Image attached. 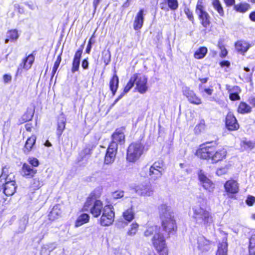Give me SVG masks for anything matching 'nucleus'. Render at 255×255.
Returning a JSON list of instances; mask_svg holds the SVG:
<instances>
[{"instance_id": "obj_35", "label": "nucleus", "mask_w": 255, "mask_h": 255, "mask_svg": "<svg viewBox=\"0 0 255 255\" xmlns=\"http://www.w3.org/2000/svg\"><path fill=\"white\" fill-rule=\"evenodd\" d=\"M207 48L205 47L199 48L194 53V56L197 59L203 58L207 53Z\"/></svg>"}, {"instance_id": "obj_18", "label": "nucleus", "mask_w": 255, "mask_h": 255, "mask_svg": "<svg viewBox=\"0 0 255 255\" xmlns=\"http://www.w3.org/2000/svg\"><path fill=\"white\" fill-rule=\"evenodd\" d=\"M34 60V56L32 54L29 55L25 59L23 60L17 68V73H21L22 69H24L26 70L30 69Z\"/></svg>"}, {"instance_id": "obj_26", "label": "nucleus", "mask_w": 255, "mask_h": 255, "mask_svg": "<svg viewBox=\"0 0 255 255\" xmlns=\"http://www.w3.org/2000/svg\"><path fill=\"white\" fill-rule=\"evenodd\" d=\"M61 213L62 211L60 205H56L53 207L52 210L49 213L48 215L49 219L50 220L54 221L60 217Z\"/></svg>"}, {"instance_id": "obj_59", "label": "nucleus", "mask_w": 255, "mask_h": 255, "mask_svg": "<svg viewBox=\"0 0 255 255\" xmlns=\"http://www.w3.org/2000/svg\"><path fill=\"white\" fill-rule=\"evenodd\" d=\"M220 65L222 67H229L230 65V63L228 61H223L220 63Z\"/></svg>"}, {"instance_id": "obj_21", "label": "nucleus", "mask_w": 255, "mask_h": 255, "mask_svg": "<svg viewBox=\"0 0 255 255\" xmlns=\"http://www.w3.org/2000/svg\"><path fill=\"white\" fill-rule=\"evenodd\" d=\"M198 248L202 252L208 251L211 248V242L203 236L199 237L198 238Z\"/></svg>"}, {"instance_id": "obj_54", "label": "nucleus", "mask_w": 255, "mask_h": 255, "mask_svg": "<svg viewBox=\"0 0 255 255\" xmlns=\"http://www.w3.org/2000/svg\"><path fill=\"white\" fill-rule=\"evenodd\" d=\"M229 98L232 101H237L239 100L240 99V97L239 96V94H233V93H229Z\"/></svg>"}, {"instance_id": "obj_28", "label": "nucleus", "mask_w": 255, "mask_h": 255, "mask_svg": "<svg viewBox=\"0 0 255 255\" xmlns=\"http://www.w3.org/2000/svg\"><path fill=\"white\" fill-rule=\"evenodd\" d=\"M135 214L132 207L126 210L123 213L124 219L128 222H130L134 218Z\"/></svg>"}, {"instance_id": "obj_49", "label": "nucleus", "mask_w": 255, "mask_h": 255, "mask_svg": "<svg viewBox=\"0 0 255 255\" xmlns=\"http://www.w3.org/2000/svg\"><path fill=\"white\" fill-rule=\"evenodd\" d=\"M184 12L188 19L191 21H193L194 19V17L193 15L192 12L189 9V8H185L184 9Z\"/></svg>"}, {"instance_id": "obj_64", "label": "nucleus", "mask_w": 255, "mask_h": 255, "mask_svg": "<svg viewBox=\"0 0 255 255\" xmlns=\"http://www.w3.org/2000/svg\"><path fill=\"white\" fill-rule=\"evenodd\" d=\"M18 12L22 14L24 13V10L23 7H21L19 5H18Z\"/></svg>"}, {"instance_id": "obj_3", "label": "nucleus", "mask_w": 255, "mask_h": 255, "mask_svg": "<svg viewBox=\"0 0 255 255\" xmlns=\"http://www.w3.org/2000/svg\"><path fill=\"white\" fill-rule=\"evenodd\" d=\"M225 149L222 148L216 150L213 147L203 144L197 150L196 155L198 157L206 160H211L213 163H217L223 160L226 156Z\"/></svg>"}, {"instance_id": "obj_39", "label": "nucleus", "mask_w": 255, "mask_h": 255, "mask_svg": "<svg viewBox=\"0 0 255 255\" xmlns=\"http://www.w3.org/2000/svg\"><path fill=\"white\" fill-rule=\"evenodd\" d=\"M249 250L250 255H255V235H252L250 239Z\"/></svg>"}, {"instance_id": "obj_58", "label": "nucleus", "mask_w": 255, "mask_h": 255, "mask_svg": "<svg viewBox=\"0 0 255 255\" xmlns=\"http://www.w3.org/2000/svg\"><path fill=\"white\" fill-rule=\"evenodd\" d=\"M227 53H228L227 50L225 48H223L221 49V53L220 54V57L222 58H224L226 56V55H227Z\"/></svg>"}, {"instance_id": "obj_37", "label": "nucleus", "mask_w": 255, "mask_h": 255, "mask_svg": "<svg viewBox=\"0 0 255 255\" xmlns=\"http://www.w3.org/2000/svg\"><path fill=\"white\" fill-rule=\"evenodd\" d=\"M228 245L226 242L220 244L216 255H227Z\"/></svg>"}, {"instance_id": "obj_57", "label": "nucleus", "mask_w": 255, "mask_h": 255, "mask_svg": "<svg viewBox=\"0 0 255 255\" xmlns=\"http://www.w3.org/2000/svg\"><path fill=\"white\" fill-rule=\"evenodd\" d=\"M89 66V63L87 59H84L82 63V67L84 69H87Z\"/></svg>"}, {"instance_id": "obj_50", "label": "nucleus", "mask_w": 255, "mask_h": 255, "mask_svg": "<svg viewBox=\"0 0 255 255\" xmlns=\"http://www.w3.org/2000/svg\"><path fill=\"white\" fill-rule=\"evenodd\" d=\"M241 89L238 86H234L232 88L229 89V93L239 94L241 93Z\"/></svg>"}, {"instance_id": "obj_46", "label": "nucleus", "mask_w": 255, "mask_h": 255, "mask_svg": "<svg viewBox=\"0 0 255 255\" xmlns=\"http://www.w3.org/2000/svg\"><path fill=\"white\" fill-rule=\"evenodd\" d=\"M28 163L32 166V167H36L39 165V161L38 159L34 157H29L28 159Z\"/></svg>"}, {"instance_id": "obj_8", "label": "nucleus", "mask_w": 255, "mask_h": 255, "mask_svg": "<svg viewBox=\"0 0 255 255\" xmlns=\"http://www.w3.org/2000/svg\"><path fill=\"white\" fill-rule=\"evenodd\" d=\"M196 12L201 20V23L205 28L208 27L210 24V16L204 10L202 0H198L196 8Z\"/></svg>"}, {"instance_id": "obj_13", "label": "nucleus", "mask_w": 255, "mask_h": 255, "mask_svg": "<svg viewBox=\"0 0 255 255\" xmlns=\"http://www.w3.org/2000/svg\"><path fill=\"white\" fill-rule=\"evenodd\" d=\"M163 162H155L149 169V176L151 179L156 180L162 175Z\"/></svg>"}, {"instance_id": "obj_41", "label": "nucleus", "mask_w": 255, "mask_h": 255, "mask_svg": "<svg viewBox=\"0 0 255 255\" xmlns=\"http://www.w3.org/2000/svg\"><path fill=\"white\" fill-rule=\"evenodd\" d=\"M138 225L137 223H132L130 225V227L128 231L127 232V234L129 236H134L136 234V233L138 230Z\"/></svg>"}, {"instance_id": "obj_51", "label": "nucleus", "mask_w": 255, "mask_h": 255, "mask_svg": "<svg viewBox=\"0 0 255 255\" xmlns=\"http://www.w3.org/2000/svg\"><path fill=\"white\" fill-rule=\"evenodd\" d=\"M199 90L201 93L205 92L209 96L211 95L213 91V90L211 88L203 89L201 86L200 87Z\"/></svg>"}, {"instance_id": "obj_33", "label": "nucleus", "mask_w": 255, "mask_h": 255, "mask_svg": "<svg viewBox=\"0 0 255 255\" xmlns=\"http://www.w3.org/2000/svg\"><path fill=\"white\" fill-rule=\"evenodd\" d=\"M89 220V216L87 214H82L77 219L75 222V227H78L85 223H87Z\"/></svg>"}, {"instance_id": "obj_9", "label": "nucleus", "mask_w": 255, "mask_h": 255, "mask_svg": "<svg viewBox=\"0 0 255 255\" xmlns=\"http://www.w3.org/2000/svg\"><path fill=\"white\" fill-rule=\"evenodd\" d=\"M16 186L15 181L12 179L9 176L5 178V182L0 186V191L7 196L12 195L16 191Z\"/></svg>"}, {"instance_id": "obj_10", "label": "nucleus", "mask_w": 255, "mask_h": 255, "mask_svg": "<svg viewBox=\"0 0 255 255\" xmlns=\"http://www.w3.org/2000/svg\"><path fill=\"white\" fill-rule=\"evenodd\" d=\"M198 179L202 186L209 192H212L215 188L214 184L209 179L205 172L200 170L198 173Z\"/></svg>"}, {"instance_id": "obj_32", "label": "nucleus", "mask_w": 255, "mask_h": 255, "mask_svg": "<svg viewBox=\"0 0 255 255\" xmlns=\"http://www.w3.org/2000/svg\"><path fill=\"white\" fill-rule=\"evenodd\" d=\"M212 4L221 16H224V11L219 0H212Z\"/></svg>"}, {"instance_id": "obj_20", "label": "nucleus", "mask_w": 255, "mask_h": 255, "mask_svg": "<svg viewBox=\"0 0 255 255\" xmlns=\"http://www.w3.org/2000/svg\"><path fill=\"white\" fill-rule=\"evenodd\" d=\"M143 12V9H140L134 18L133 26L135 30L140 29L142 27L144 21Z\"/></svg>"}, {"instance_id": "obj_7", "label": "nucleus", "mask_w": 255, "mask_h": 255, "mask_svg": "<svg viewBox=\"0 0 255 255\" xmlns=\"http://www.w3.org/2000/svg\"><path fill=\"white\" fill-rule=\"evenodd\" d=\"M115 212L113 206L111 205H106L103 208L100 223L102 226H109L113 224Z\"/></svg>"}, {"instance_id": "obj_62", "label": "nucleus", "mask_w": 255, "mask_h": 255, "mask_svg": "<svg viewBox=\"0 0 255 255\" xmlns=\"http://www.w3.org/2000/svg\"><path fill=\"white\" fill-rule=\"evenodd\" d=\"M24 4L26 5L30 9H34V6L32 3H29L28 2H24Z\"/></svg>"}, {"instance_id": "obj_12", "label": "nucleus", "mask_w": 255, "mask_h": 255, "mask_svg": "<svg viewBox=\"0 0 255 255\" xmlns=\"http://www.w3.org/2000/svg\"><path fill=\"white\" fill-rule=\"evenodd\" d=\"M134 190L138 195L144 197L151 196L154 193L153 188L149 183L139 184L135 187Z\"/></svg>"}, {"instance_id": "obj_36", "label": "nucleus", "mask_w": 255, "mask_h": 255, "mask_svg": "<svg viewBox=\"0 0 255 255\" xmlns=\"http://www.w3.org/2000/svg\"><path fill=\"white\" fill-rule=\"evenodd\" d=\"M241 146L245 150H251L255 147V143L245 139L241 141Z\"/></svg>"}, {"instance_id": "obj_6", "label": "nucleus", "mask_w": 255, "mask_h": 255, "mask_svg": "<svg viewBox=\"0 0 255 255\" xmlns=\"http://www.w3.org/2000/svg\"><path fill=\"white\" fill-rule=\"evenodd\" d=\"M144 146L141 142L131 143L127 149V160L129 162L137 161L143 154Z\"/></svg>"}, {"instance_id": "obj_2", "label": "nucleus", "mask_w": 255, "mask_h": 255, "mask_svg": "<svg viewBox=\"0 0 255 255\" xmlns=\"http://www.w3.org/2000/svg\"><path fill=\"white\" fill-rule=\"evenodd\" d=\"M159 210L164 230L169 235L175 233L177 226L171 207L163 204L160 206Z\"/></svg>"}, {"instance_id": "obj_25", "label": "nucleus", "mask_w": 255, "mask_h": 255, "mask_svg": "<svg viewBox=\"0 0 255 255\" xmlns=\"http://www.w3.org/2000/svg\"><path fill=\"white\" fill-rule=\"evenodd\" d=\"M36 139V136L32 135L27 139L23 148V152L24 153L28 154L32 150L33 146L35 143Z\"/></svg>"}, {"instance_id": "obj_44", "label": "nucleus", "mask_w": 255, "mask_h": 255, "mask_svg": "<svg viewBox=\"0 0 255 255\" xmlns=\"http://www.w3.org/2000/svg\"><path fill=\"white\" fill-rule=\"evenodd\" d=\"M229 169V165H226L224 167H221L220 168H218L216 171V174L218 176H221L222 175L226 174L228 172Z\"/></svg>"}, {"instance_id": "obj_24", "label": "nucleus", "mask_w": 255, "mask_h": 255, "mask_svg": "<svg viewBox=\"0 0 255 255\" xmlns=\"http://www.w3.org/2000/svg\"><path fill=\"white\" fill-rule=\"evenodd\" d=\"M235 46L238 52L244 54L248 51L251 45L246 41L241 40L236 43Z\"/></svg>"}, {"instance_id": "obj_14", "label": "nucleus", "mask_w": 255, "mask_h": 255, "mask_svg": "<svg viewBox=\"0 0 255 255\" xmlns=\"http://www.w3.org/2000/svg\"><path fill=\"white\" fill-rule=\"evenodd\" d=\"M133 77H136L135 81L136 89L140 94L145 93L147 90V78L144 76L138 74H134Z\"/></svg>"}, {"instance_id": "obj_47", "label": "nucleus", "mask_w": 255, "mask_h": 255, "mask_svg": "<svg viewBox=\"0 0 255 255\" xmlns=\"http://www.w3.org/2000/svg\"><path fill=\"white\" fill-rule=\"evenodd\" d=\"M20 223L21 224V227L20 228L19 232H23L26 228V225L28 223V218L26 217H23L20 221Z\"/></svg>"}, {"instance_id": "obj_60", "label": "nucleus", "mask_w": 255, "mask_h": 255, "mask_svg": "<svg viewBox=\"0 0 255 255\" xmlns=\"http://www.w3.org/2000/svg\"><path fill=\"white\" fill-rule=\"evenodd\" d=\"M249 17L252 21L255 22V11L252 12L250 14Z\"/></svg>"}, {"instance_id": "obj_4", "label": "nucleus", "mask_w": 255, "mask_h": 255, "mask_svg": "<svg viewBox=\"0 0 255 255\" xmlns=\"http://www.w3.org/2000/svg\"><path fill=\"white\" fill-rule=\"evenodd\" d=\"M192 218L197 224L209 226L212 223L213 220L212 214L205 208L196 205L192 208Z\"/></svg>"}, {"instance_id": "obj_1", "label": "nucleus", "mask_w": 255, "mask_h": 255, "mask_svg": "<svg viewBox=\"0 0 255 255\" xmlns=\"http://www.w3.org/2000/svg\"><path fill=\"white\" fill-rule=\"evenodd\" d=\"M146 237L152 236V244L159 255H168V252L165 239L160 233V229L157 226L153 225L147 228L144 232Z\"/></svg>"}, {"instance_id": "obj_34", "label": "nucleus", "mask_w": 255, "mask_h": 255, "mask_svg": "<svg viewBox=\"0 0 255 255\" xmlns=\"http://www.w3.org/2000/svg\"><path fill=\"white\" fill-rule=\"evenodd\" d=\"M238 112L241 114H247L251 112V107L245 102H241L238 109Z\"/></svg>"}, {"instance_id": "obj_17", "label": "nucleus", "mask_w": 255, "mask_h": 255, "mask_svg": "<svg viewBox=\"0 0 255 255\" xmlns=\"http://www.w3.org/2000/svg\"><path fill=\"white\" fill-rule=\"evenodd\" d=\"M226 126L230 130H236L239 128L236 118L231 113H229L226 116Z\"/></svg>"}, {"instance_id": "obj_56", "label": "nucleus", "mask_w": 255, "mask_h": 255, "mask_svg": "<svg viewBox=\"0 0 255 255\" xmlns=\"http://www.w3.org/2000/svg\"><path fill=\"white\" fill-rule=\"evenodd\" d=\"M3 79L4 83H7L11 81V76L10 75L5 74L3 77Z\"/></svg>"}, {"instance_id": "obj_52", "label": "nucleus", "mask_w": 255, "mask_h": 255, "mask_svg": "<svg viewBox=\"0 0 255 255\" xmlns=\"http://www.w3.org/2000/svg\"><path fill=\"white\" fill-rule=\"evenodd\" d=\"M33 185L34 187L39 188L42 185V184L38 178H35L33 180Z\"/></svg>"}, {"instance_id": "obj_19", "label": "nucleus", "mask_w": 255, "mask_h": 255, "mask_svg": "<svg viewBox=\"0 0 255 255\" xmlns=\"http://www.w3.org/2000/svg\"><path fill=\"white\" fill-rule=\"evenodd\" d=\"M37 170L27 163H24L21 168V175L26 178H31L36 173Z\"/></svg>"}, {"instance_id": "obj_63", "label": "nucleus", "mask_w": 255, "mask_h": 255, "mask_svg": "<svg viewBox=\"0 0 255 255\" xmlns=\"http://www.w3.org/2000/svg\"><path fill=\"white\" fill-rule=\"evenodd\" d=\"M208 78H200L199 80L201 82L202 84L206 83L208 81Z\"/></svg>"}, {"instance_id": "obj_42", "label": "nucleus", "mask_w": 255, "mask_h": 255, "mask_svg": "<svg viewBox=\"0 0 255 255\" xmlns=\"http://www.w3.org/2000/svg\"><path fill=\"white\" fill-rule=\"evenodd\" d=\"M167 3L168 7L172 10H175L178 7L177 0H165Z\"/></svg>"}, {"instance_id": "obj_43", "label": "nucleus", "mask_w": 255, "mask_h": 255, "mask_svg": "<svg viewBox=\"0 0 255 255\" xmlns=\"http://www.w3.org/2000/svg\"><path fill=\"white\" fill-rule=\"evenodd\" d=\"M61 61V57L59 55L56 59V61L55 62L54 64V66L52 68V78L54 76V74L56 72V71L58 69V68L59 66L60 63Z\"/></svg>"}, {"instance_id": "obj_29", "label": "nucleus", "mask_w": 255, "mask_h": 255, "mask_svg": "<svg viewBox=\"0 0 255 255\" xmlns=\"http://www.w3.org/2000/svg\"><path fill=\"white\" fill-rule=\"evenodd\" d=\"M119 78L115 74L113 75L112 78L110 81V88L112 92L113 95H115L118 88Z\"/></svg>"}, {"instance_id": "obj_22", "label": "nucleus", "mask_w": 255, "mask_h": 255, "mask_svg": "<svg viewBox=\"0 0 255 255\" xmlns=\"http://www.w3.org/2000/svg\"><path fill=\"white\" fill-rule=\"evenodd\" d=\"M82 48L78 49L75 54L72 63L71 71L73 73L79 70L80 59L82 53Z\"/></svg>"}, {"instance_id": "obj_30", "label": "nucleus", "mask_w": 255, "mask_h": 255, "mask_svg": "<svg viewBox=\"0 0 255 255\" xmlns=\"http://www.w3.org/2000/svg\"><path fill=\"white\" fill-rule=\"evenodd\" d=\"M19 37V34L16 29H12L8 31L6 33V38L5 43H7L9 40L15 41Z\"/></svg>"}, {"instance_id": "obj_53", "label": "nucleus", "mask_w": 255, "mask_h": 255, "mask_svg": "<svg viewBox=\"0 0 255 255\" xmlns=\"http://www.w3.org/2000/svg\"><path fill=\"white\" fill-rule=\"evenodd\" d=\"M255 202V197L249 196L246 200V203L249 206H252Z\"/></svg>"}, {"instance_id": "obj_45", "label": "nucleus", "mask_w": 255, "mask_h": 255, "mask_svg": "<svg viewBox=\"0 0 255 255\" xmlns=\"http://www.w3.org/2000/svg\"><path fill=\"white\" fill-rule=\"evenodd\" d=\"M33 113L31 112L27 111L21 117L23 123L26 122L32 119Z\"/></svg>"}, {"instance_id": "obj_55", "label": "nucleus", "mask_w": 255, "mask_h": 255, "mask_svg": "<svg viewBox=\"0 0 255 255\" xmlns=\"http://www.w3.org/2000/svg\"><path fill=\"white\" fill-rule=\"evenodd\" d=\"M224 1L228 7H230L235 5V0H224Z\"/></svg>"}, {"instance_id": "obj_23", "label": "nucleus", "mask_w": 255, "mask_h": 255, "mask_svg": "<svg viewBox=\"0 0 255 255\" xmlns=\"http://www.w3.org/2000/svg\"><path fill=\"white\" fill-rule=\"evenodd\" d=\"M136 80V77L131 76L129 82L127 84L126 86L124 88V92L118 97V98L114 101L111 107L114 106L116 103L123 98L124 95L128 93L133 86L135 81Z\"/></svg>"}, {"instance_id": "obj_16", "label": "nucleus", "mask_w": 255, "mask_h": 255, "mask_svg": "<svg viewBox=\"0 0 255 255\" xmlns=\"http://www.w3.org/2000/svg\"><path fill=\"white\" fill-rule=\"evenodd\" d=\"M224 188L228 194H235L239 190V183L237 181L233 179L227 181L224 184Z\"/></svg>"}, {"instance_id": "obj_40", "label": "nucleus", "mask_w": 255, "mask_h": 255, "mask_svg": "<svg viewBox=\"0 0 255 255\" xmlns=\"http://www.w3.org/2000/svg\"><path fill=\"white\" fill-rule=\"evenodd\" d=\"M65 127V120L62 118L58 122L57 133L58 135H61Z\"/></svg>"}, {"instance_id": "obj_61", "label": "nucleus", "mask_w": 255, "mask_h": 255, "mask_svg": "<svg viewBox=\"0 0 255 255\" xmlns=\"http://www.w3.org/2000/svg\"><path fill=\"white\" fill-rule=\"evenodd\" d=\"M101 0H94L93 1V6L95 8V10L96 9L97 6L99 4L100 1Z\"/></svg>"}, {"instance_id": "obj_48", "label": "nucleus", "mask_w": 255, "mask_h": 255, "mask_svg": "<svg viewBox=\"0 0 255 255\" xmlns=\"http://www.w3.org/2000/svg\"><path fill=\"white\" fill-rule=\"evenodd\" d=\"M124 195V192L122 190L116 191L113 193L112 196L114 199H118L123 197Z\"/></svg>"}, {"instance_id": "obj_15", "label": "nucleus", "mask_w": 255, "mask_h": 255, "mask_svg": "<svg viewBox=\"0 0 255 255\" xmlns=\"http://www.w3.org/2000/svg\"><path fill=\"white\" fill-rule=\"evenodd\" d=\"M182 92L183 94L188 99L190 103L197 105L202 103L201 99L189 88L187 87L184 88Z\"/></svg>"}, {"instance_id": "obj_5", "label": "nucleus", "mask_w": 255, "mask_h": 255, "mask_svg": "<svg viewBox=\"0 0 255 255\" xmlns=\"http://www.w3.org/2000/svg\"><path fill=\"white\" fill-rule=\"evenodd\" d=\"M103 208L102 202L100 200H97L95 196L92 194L87 198L83 207L84 211L90 210L91 214L96 218L103 213Z\"/></svg>"}, {"instance_id": "obj_27", "label": "nucleus", "mask_w": 255, "mask_h": 255, "mask_svg": "<svg viewBox=\"0 0 255 255\" xmlns=\"http://www.w3.org/2000/svg\"><path fill=\"white\" fill-rule=\"evenodd\" d=\"M113 141L118 146V142L124 143L125 141V135L121 130H116L112 135Z\"/></svg>"}, {"instance_id": "obj_11", "label": "nucleus", "mask_w": 255, "mask_h": 255, "mask_svg": "<svg viewBox=\"0 0 255 255\" xmlns=\"http://www.w3.org/2000/svg\"><path fill=\"white\" fill-rule=\"evenodd\" d=\"M117 145L115 142H111L106 151L105 156L104 163L111 164L115 160L117 153Z\"/></svg>"}, {"instance_id": "obj_38", "label": "nucleus", "mask_w": 255, "mask_h": 255, "mask_svg": "<svg viewBox=\"0 0 255 255\" xmlns=\"http://www.w3.org/2000/svg\"><path fill=\"white\" fill-rule=\"evenodd\" d=\"M206 128V125L204 120H201L198 124L194 128V132L196 134H199L204 131Z\"/></svg>"}, {"instance_id": "obj_31", "label": "nucleus", "mask_w": 255, "mask_h": 255, "mask_svg": "<svg viewBox=\"0 0 255 255\" xmlns=\"http://www.w3.org/2000/svg\"><path fill=\"white\" fill-rule=\"evenodd\" d=\"M251 8L250 5L246 2L235 4L234 9L237 12L245 13Z\"/></svg>"}]
</instances>
